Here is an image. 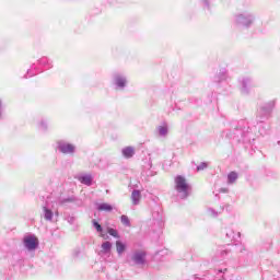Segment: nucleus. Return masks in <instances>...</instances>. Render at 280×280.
<instances>
[{
	"label": "nucleus",
	"mask_w": 280,
	"mask_h": 280,
	"mask_svg": "<svg viewBox=\"0 0 280 280\" xmlns=\"http://www.w3.org/2000/svg\"><path fill=\"white\" fill-rule=\"evenodd\" d=\"M101 248L103 253H110V248H113V244L110 242H104Z\"/></svg>",
	"instance_id": "9d476101"
},
{
	"label": "nucleus",
	"mask_w": 280,
	"mask_h": 280,
	"mask_svg": "<svg viewBox=\"0 0 280 280\" xmlns=\"http://www.w3.org/2000/svg\"><path fill=\"white\" fill-rule=\"evenodd\" d=\"M122 154L125 159H132V156H135V148L127 147L122 149Z\"/></svg>",
	"instance_id": "39448f33"
},
{
	"label": "nucleus",
	"mask_w": 280,
	"mask_h": 280,
	"mask_svg": "<svg viewBox=\"0 0 280 280\" xmlns=\"http://www.w3.org/2000/svg\"><path fill=\"white\" fill-rule=\"evenodd\" d=\"M116 250L118 255H121V253L126 252V244L121 243V241L116 242Z\"/></svg>",
	"instance_id": "6e6552de"
},
{
	"label": "nucleus",
	"mask_w": 280,
	"mask_h": 280,
	"mask_svg": "<svg viewBox=\"0 0 280 280\" xmlns=\"http://www.w3.org/2000/svg\"><path fill=\"white\" fill-rule=\"evenodd\" d=\"M68 202H73V199H68Z\"/></svg>",
	"instance_id": "6ab92c4d"
},
{
	"label": "nucleus",
	"mask_w": 280,
	"mask_h": 280,
	"mask_svg": "<svg viewBox=\"0 0 280 280\" xmlns=\"http://www.w3.org/2000/svg\"><path fill=\"white\" fill-rule=\"evenodd\" d=\"M24 246L27 248V250H36V248L38 247V237L26 236L24 238Z\"/></svg>",
	"instance_id": "f03ea898"
},
{
	"label": "nucleus",
	"mask_w": 280,
	"mask_h": 280,
	"mask_svg": "<svg viewBox=\"0 0 280 280\" xmlns=\"http://www.w3.org/2000/svg\"><path fill=\"white\" fill-rule=\"evenodd\" d=\"M98 211H107L110 212L113 211V206H110V203H101L98 206Z\"/></svg>",
	"instance_id": "1a4fd4ad"
},
{
	"label": "nucleus",
	"mask_w": 280,
	"mask_h": 280,
	"mask_svg": "<svg viewBox=\"0 0 280 280\" xmlns=\"http://www.w3.org/2000/svg\"><path fill=\"white\" fill-rule=\"evenodd\" d=\"M93 225L95 226V229L98 233H102V225L100 223H97V221H93Z\"/></svg>",
	"instance_id": "f3484780"
},
{
	"label": "nucleus",
	"mask_w": 280,
	"mask_h": 280,
	"mask_svg": "<svg viewBox=\"0 0 280 280\" xmlns=\"http://www.w3.org/2000/svg\"><path fill=\"white\" fill-rule=\"evenodd\" d=\"M228 180L230 184L235 183L237 180V174L235 172H231L228 175Z\"/></svg>",
	"instance_id": "9b49d317"
},
{
	"label": "nucleus",
	"mask_w": 280,
	"mask_h": 280,
	"mask_svg": "<svg viewBox=\"0 0 280 280\" xmlns=\"http://www.w3.org/2000/svg\"><path fill=\"white\" fill-rule=\"evenodd\" d=\"M206 167H207V163H202L201 165H199V166L197 167V171L200 172V171H202V170H206Z\"/></svg>",
	"instance_id": "a211bd4d"
},
{
	"label": "nucleus",
	"mask_w": 280,
	"mask_h": 280,
	"mask_svg": "<svg viewBox=\"0 0 280 280\" xmlns=\"http://www.w3.org/2000/svg\"><path fill=\"white\" fill-rule=\"evenodd\" d=\"M0 108H1V101H0Z\"/></svg>",
	"instance_id": "412c9836"
},
{
	"label": "nucleus",
	"mask_w": 280,
	"mask_h": 280,
	"mask_svg": "<svg viewBox=\"0 0 280 280\" xmlns=\"http://www.w3.org/2000/svg\"><path fill=\"white\" fill-rule=\"evenodd\" d=\"M120 222L121 224H124L125 226H130V219L128 218V215L122 214L120 217Z\"/></svg>",
	"instance_id": "f8f14e48"
},
{
	"label": "nucleus",
	"mask_w": 280,
	"mask_h": 280,
	"mask_svg": "<svg viewBox=\"0 0 280 280\" xmlns=\"http://www.w3.org/2000/svg\"><path fill=\"white\" fill-rule=\"evenodd\" d=\"M159 132H160V135H162V136H165V135H167V127H159Z\"/></svg>",
	"instance_id": "dca6fc26"
},
{
	"label": "nucleus",
	"mask_w": 280,
	"mask_h": 280,
	"mask_svg": "<svg viewBox=\"0 0 280 280\" xmlns=\"http://www.w3.org/2000/svg\"><path fill=\"white\" fill-rule=\"evenodd\" d=\"M45 211V220H51L54 218V212L51 210L44 208Z\"/></svg>",
	"instance_id": "ddd939ff"
},
{
	"label": "nucleus",
	"mask_w": 280,
	"mask_h": 280,
	"mask_svg": "<svg viewBox=\"0 0 280 280\" xmlns=\"http://www.w3.org/2000/svg\"><path fill=\"white\" fill-rule=\"evenodd\" d=\"M116 84H117V86H120V88L126 86V79H124V78H117V79H116Z\"/></svg>",
	"instance_id": "4468645a"
},
{
	"label": "nucleus",
	"mask_w": 280,
	"mask_h": 280,
	"mask_svg": "<svg viewBox=\"0 0 280 280\" xmlns=\"http://www.w3.org/2000/svg\"><path fill=\"white\" fill-rule=\"evenodd\" d=\"M101 237H104V234H101Z\"/></svg>",
	"instance_id": "aec40b11"
},
{
	"label": "nucleus",
	"mask_w": 280,
	"mask_h": 280,
	"mask_svg": "<svg viewBox=\"0 0 280 280\" xmlns=\"http://www.w3.org/2000/svg\"><path fill=\"white\" fill-rule=\"evenodd\" d=\"M59 150L62 154H73V152H75V147L69 143H61L59 144Z\"/></svg>",
	"instance_id": "7ed1b4c3"
},
{
	"label": "nucleus",
	"mask_w": 280,
	"mask_h": 280,
	"mask_svg": "<svg viewBox=\"0 0 280 280\" xmlns=\"http://www.w3.org/2000/svg\"><path fill=\"white\" fill-rule=\"evenodd\" d=\"M132 259L136 264H145V252H137Z\"/></svg>",
	"instance_id": "20e7f679"
},
{
	"label": "nucleus",
	"mask_w": 280,
	"mask_h": 280,
	"mask_svg": "<svg viewBox=\"0 0 280 280\" xmlns=\"http://www.w3.org/2000/svg\"><path fill=\"white\" fill-rule=\"evenodd\" d=\"M131 201L132 205H139V202L141 201V191L133 190L131 194Z\"/></svg>",
	"instance_id": "423d86ee"
},
{
	"label": "nucleus",
	"mask_w": 280,
	"mask_h": 280,
	"mask_svg": "<svg viewBox=\"0 0 280 280\" xmlns=\"http://www.w3.org/2000/svg\"><path fill=\"white\" fill-rule=\"evenodd\" d=\"M79 180L80 183H82V185L91 186L93 183V177L91 175H85V176L79 177Z\"/></svg>",
	"instance_id": "0eeeda50"
},
{
	"label": "nucleus",
	"mask_w": 280,
	"mask_h": 280,
	"mask_svg": "<svg viewBox=\"0 0 280 280\" xmlns=\"http://www.w3.org/2000/svg\"><path fill=\"white\" fill-rule=\"evenodd\" d=\"M175 189L178 194H182L180 198L185 200L186 198H189L191 186H189L187 178H185L183 175H178L175 177Z\"/></svg>",
	"instance_id": "f257e3e1"
},
{
	"label": "nucleus",
	"mask_w": 280,
	"mask_h": 280,
	"mask_svg": "<svg viewBox=\"0 0 280 280\" xmlns=\"http://www.w3.org/2000/svg\"><path fill=\"white\" fill-rule=\"evenodd\" d=\"M107 233L109 235H112V237H119V234L117 233V230L113 229V228H108L107 229Z\"/></svg>",
	"instance_id": "2eb2a0df"
}]
</instances>
